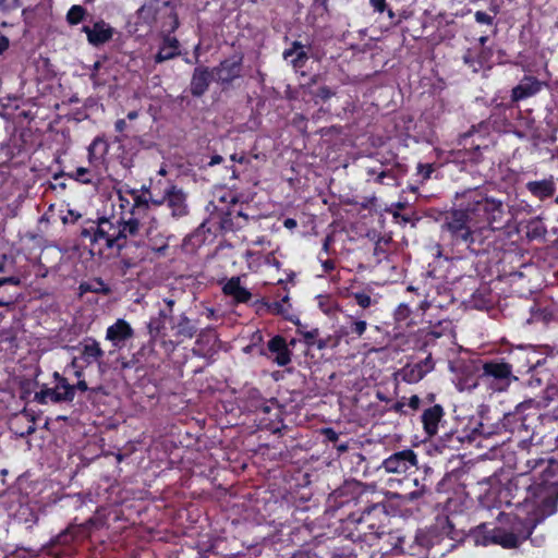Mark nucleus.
<instances>
[{"label":"nucleus","mask_w":558,"mask_h":558,"mask_svg":"<svg viewBox=\"0 0 558 558\" xmlns=\"http://www.w3.org/2000/svg\"><path fill=\"white\" fill-rule=\"evenodd\" d=\"M553 514V504L546 505L543 513L500 511L495 523L481 522L471 527L464 537L474 546L499 545L506 549H514L531 537L539 523Z\"/></svg>","instance_id":"1"},{"label":"nucleus","mask_w":558,"mask_h":558,"mask_svg":"<svg viewBox=\"0 0 558 558\" xmlns=\"http://www.w3.org/2000/svg\"><path fill=\"white\" fill-rule=\"evenodd\" d=\"M454 205L456 207L444 214L441 239L459 253L483 255L495 248L497 235L494 230L476 226L465 208L460 206V202L456 201Z\"/></svg>","instance_id":"2"},{"label":"nucleus","mask_w":558,"mask_h":558,"mask_svg":"<svg viewBox=\"0 0 558 558\" xmlns=\"http://www.w3.org/2000/svg\"><path fill=\"white\" fill-rule=\"evenodd\" d=\"M539 482L532 481L529 474H520L510 480L501 492V497L508 506L517 511L543 513L546 505L554 506V513L558 506V486L546 485L542 470Z\"/></svg>","instance_id":"3"},{"label":"nucleus","mask_w":558,"mask_h":558,"mask_svg":"<svg viewBox=\"0 0 558 558\" xmlns=\"http://www.w3.org/2000/svg\"><path fill=\"white\" fill-rule=\"evenodd\" d=\"M456 201L460 202L476 223H485L482 228H492L494 234L509 222L507 205L499 198L487 193L483 187L468 189L456 193Z\"/></svg>","instance_id":"4"},{"label":"nucleus","mask_w":558,"mask_h":558,"mask_svg":"<svg viewBox=\"0 0 558 558\" xmlns=\"http://www.w3.org/2000/svg\"><path fill=\"white\" fill-rule=\"evenodd\" d=\"M112 218L99 217L96 220L87 219L81 229L80 236L88 239L93 255L102 256L107 252L121 254L122 244L118 233L117 221Z\"/></svg>","instance_id":"5"},{"label":"nucleus","mask_w":558,"mask_h":558,"mask_svg":"<svg viewBox=\"0 0 558 558\" xmlns=\"http://www.w3.org/2000/svg\"><path fill=\"white\" fill-rule=\"evenodd\" d=\"M210 204L214 206L211 218L217 219L223 232L240 231L251 220L248 209H252V206L248 203L240 202L232 191L225 192L218 198V204L215 201L210 202Z\"/></svg>","instance_id":"6"},{"label":"nucleus","mask_w":558,"mask_h":558,"mask_svg":"<svg viewBox=\"0 0 558 558\" xmlns=\"http://www.w3.org/2000/svg\"><path fill=\"white\" fill-rule=\"evenodd\" d=\"M178 4L171 0H145L136 11L140 24L159 32H175L180 26Z\"/></svg>","instance_id":"7"},{"label":"nucleus","mask_w":558,"mask_h":558,"mask_svg":"<svg viewBox=\"0 0 558 558\" xmlns=\"http://www.w3.org/2000/svg\"><path fill=\"white\" fill-rule=\"evenodd\" d=\"M537 420L538 415L531 402H522L513 411L505 413L499 425L495 428L488 426V428L490 432H494L493 436L500 434L501 429H504L525 439L533 432Z\"/></svg>","instance_id":"8"},{"label":"nucleus","mask_w":558,"mask_h":558,"mask_svg":"<svg viewBox=\"0 0 558 558\" xmlns=\"http://www.w3.org/2000/svg\"><path fill=\"white\" fill-rule=\"evenodd\" d=\"M251 409L256 413L258 427L271 433H277L282 426L281 409L276 399L266 400L260 396L258 389L248 391Z\"/></svg>","instance_id":"9"},{"label":"nucleus","mask_w":558,"mask_h":558,"mask_svg":"<svg viewBox=\"0 0 558 558\" xmlns=\"http://www.w3.org/2000/svg\"><path fill=\"white\" fill-rule=\"evenodd\" d=\"M511 360L512 356H509V361L504 359L486 361L482 367L481 379L495 391L507 390L512 380L517 379Z\"/></svg>","instance_id":"10"},{"label":"nucleus","mask_w":558,"mask_h":558,"mask_svg":"<svg viewBox=\"0 0 558 558\" xmlns=\"http://www.w3.org/2000/svg\"><path fill=\"white\" fill-rule=\"evenodd\" d=\"M368 495L361 483L345 482L329 495L328 505L335 510L351 506L360 508L362 504L368 502Z\"/></svg>","instance_id":"11"},{"label":"nucleus","mask_w":558,"mask_h":558,"mask_svg":"<svg viewBox=\"0 0 558 558\" xmlns=\"http://www.w3.org/2000/svg\"><path fill=\"white\" fill-rule=\"evenodd\" d=\"M494 432H490L488 426L484 423H480L477 427L473 428H462V429H451L450 432H445L439 437V446L441 448H448L451 450H459L464 444L471 445L481 437L484 439H488L492 437Z\"/></svg>","instance_id":"12"},{"label":"nucleus","mask_w":558,"mask_h":558,"mask_svg":"<svg viewBox=\"0 0 558 558\" xmlns=\"http://www.w3.org/2000/svg\"><path fill=\"white\" fill-rule=\"evenodd\" d=\"M359 514L364 519V524L368 526L371 533H375L377 537L385 534V529L389 520L387 506L385 502H364L356 509Z\"/></svg>","instance_id":"13"},{"label":"nucleus","mask_w":558,"mask_h":558,"mask_svg":"<svg viewBox=\"0 0 558 558\" xmlns=\"http://www.w3.org/2000/svg\"><path fill=\"white\" fill-rule=\"evenodd\" d=\"M243 54L235 53L222 61L213 69L216 75V82L223 88L232 85V83L242 76Z\"/></svg>","instance_id":"14"},{"label":"nucleus","mask_w":558,"mask_h":558,"mask_svg":"<svg viewBox=\"0 0 558 558\" xmlns=\"http://www.w3.org/2000/svg\"><path fill=\"white\" fill-rule=\"evenodd\" d=\"M544 86H547L546 82L538 80L532 75H524L518 85L512 87L509 102L505 104L506 109L518 108V104L522 100L531 98L537 95Z\"/></svg>","instance_id":"15"},{"label":"nucleus","mask_w":558,"mask_h":558,"mask_svg":"<svg viewBox=\"0 0 558 558\" xmlns=\"http://www.w3.org/2000/svg\"><path fill=\"white\" fill-rule=\"evenodd\" d=\"M367 326L366 313L355 312L354 314L345 315L344 322L337 328L338 337L342 338L345 344H350L363 337Z\"/></svg>","instance_id":"16"},{"label":"nucleus","mask_w":558,"mask_h":558,"mask_svg":"<svg viewBox=\"0 0 558 558\" xmlns=\"http://www.w3.org/2000/svg\"><path fill=\"white\" fill-rule=\"evenodd\" d=\"M364 519L359 514V511H351L347 518L342 520V530L344 536L352 542L369 543L377 539L375 533H371L368 526L364 524Z\"/></svg>","instance_id":"17"},{"label":"nucleus","mask_w":558,"mask_h":558,"mask_svg":"<svg viewBox=\"0 0 558 558\" xmlns=\"http://www.w3.org/2000/svg\"><path fill=\"white\" fill-rule=\"evenodd\" d=\"M417 464V454L408 448L393 452L381 462V468L387 473L405 474Z\"/></svg>","instance_id":"18"},{"label":"nucleus","mask_w":558,"mask_h":558,"mask_svg":"<svg viewBox=\"0 0 558 558\" xmlns=\"http://www.w3.org/2000/svg\"><path fill=\"white\" fill-rule=\"evenodd\" d=\"M170 333L169 337L173 344H180L185 340L194 338L198 331L196 322H193L186 316L185 313L180 314L178 317L169 319Z\"/></svg>","instance_id":"19"},{"label":"nucleus","mask_w":558,"mask_h":558,"mask_svg":"<svg viewBox=\"0 0 558 558\" xmlns=\"http://www.w3.org/2000/svg\"><path fill=\"white\" fill-rule=\"evenodd\" d=\"M311 45H304L299 40H293L289 48L282 52V58L301 76H306L305 66L310 60Z\"/></svg>","instance_id":"20"},{"label":"nucleus","mask_w":558,"mask_h":558,"mask_svg":"<svg viewBox=\"0 0 558 558\" xmlns=\"http://www.w3.org/2000/svg\"><path fill=\"white\" fill-rule=\"evenodd\" d=\"M72 349L78 352L80 360H82L87 367L97 364L99 369L102 368L105 351L95 338L86 337L80 341L77 345L72 347Z\"/></svg>","instance_id":"21"},{"label":"nucleus","mask_w":558,"mask_h":558,"mask_svg":"<svg viewBox=\"0 0 558 558\" xmlns=\"http://www.w3.org/2000/svg\"><path fill=\"white\" fill-rule=\"evenodd\" d=\"M59 388H63L62 393H59L54 387L50 388L47 385H43L40 390L35 392L34 401L39 404L72 402L73 388L70 387L69 380L61 379Z\"/></svg>","instance_id":"22"},{"label":"nucleus","mask_w":558,"mask_h":558,"mask_svg":"<svg viewBox=\"0 0 558 558\" xmlns=\"http://www.w3.org/2000/svg\"><path fill=\"white\" fill-rule=\"evenodd\" d=\"M142 217L130 215L129 218H125L122 215L119 219H117L118 233L120 238V243L122 244V251L126 248L129 245H138V241L134 240L141 233V220Z\"/></svg>","instance_id":"23"},{"label":"nucleus","mask_w":558,"mask_h":558,"mask_svg":"<svg viewBox=\"0 0 558 558\" xmlns=\"http://www.w3.org/2000/svg\"><path fill=\"white\" fill-rule=\"evenodd\" d=\"M268 353H263L275 364L284 367L291 363L292 351L289 349L287 339L281 335L271 337L267 342Z\"/></svg>","instance_id":"24"},{"label":"nucleus","mask_w":558,"mask_h":558,"mask_svg":"<svg viewBox=\"0 0 558 558\" xmlns=\"http://www.w3.org/2000/svg\"><path fill=\"white\" fill-rule=\"evenodd\" d=\"M435 368V363L429 353L425 359L416 363H407L399 372L407 384H416Z\"/></svg>","instance_id":"25"},{"label":"nucleus","mask_w":558,"mask_h":558,"mask_svg":"<svg viewBox=\"0 0 558 558\" xmlns=\"http://www.w3.org/2000/svg\"><path fill=\"white\" fill-rule=\"evenodd\" d=\"M82 32L86 34L89 45L100 47L112 39L114 28L104 20H99L90 26L84 25Z\"/></svg>","instance_id":"26"},{"label":"nucleus","mask_w":558,"mask_h":558,"mask_svg":"<svg viewBox=\"0 0 558 558\" xmlns=\"http://www.w3.org/2000/svg\"><path fill=\"white\" fill-rule=\"evenodd\" d=\"M84 532L85 526L83 524H70L66 529L50 539L47 545L48 553L51 555H60L63 550H58V546L69 547Z\"/></svg>","instance_id":"27"},{"label":"nucleus","mask_w":558,"mask_h":558,"mask_svg":"<svg viewBox=\"0 0 558 558\" xmlns=\"http://www.w3.org/2000/svg\"><path fill=\"white\" fill-rule=\"evenodd\" d=\"M214 80L216 78L213 69L205 65L196 66L190 82L191 95L197 98L204 96Z\"/></svg>","instance_id":"28"},{"label":"nucleus","mask_w":558,"mask_h":558,"mask_svg":"<svg viewBox=\"0 0 558 558\" xmlns=\"http://www.w3.org/2000/svg\"><path fill=\"white\" fill-rule=\"evenodd\" d=\"M487 126L484 123L472 125L471 129L459 136V145L464 149L480 151L487 147L485 133Z\"/></svg>","instance_id":"29"},{"label":"nucleus","mask_w":558,"mask_h":558,"mask_svg":"<svg viewBox=\"0 0 558 558\" xmlns=\"http://www.w3.org/2000/svg\"><path fill=\"white\" fill-rule=\"evenodd\" d=\"M134 337V330L129 322L119 318L106 330V340L117 349L124 347L125 342Z\"/></svg>","instance_id":"30"},{"label":"nucleus","mask_w":558,"mask_h":558,"mask_svg":"<svg viewBox=\"0 0 558 558\" xmlns=\"http://www.w3.org/2000/svg\"><path fill=\"white\" fill-rule=\"evenodd\" d=\"M165 203L171 209L173 217L180 218L187 215L186 195L177 187V185H168L165 190Z\"/></svg>","instance_id":"31"},{"label":"nucleus","mask_w":558,"mask_h":558,"mask_svg":"<svg viewBox=\"0 0 558 558\" xmlns=\"http://www.w3.org/2000/svg\"><path fill=\"white\" fill-rule=\"evenodd\" d=\"M526 466L530 471L542 468V474L544 476V483L546 485L558 486V462L553 459L533 458L526 460Z\"/></svg>","instance_id":"32"},{"label":"nucleus","mask_w":558,"mask_h":558,"mask_svg":"<svg viewBox=\"0 0 558 558\" xmlns=\"http://www.w3.org/2000/svg\"><path fill=\"white\" fill-rule=\"evenodd\" d=\"M525 189L533 197L539 201L551 198L557 191L556 182L553 175L542 180L529 181L525 184Z\"/></svg>","instance_id":"33"},{"label":"nucleus","mask_w":558,"mask_h":558,"mask_svg":"<svg viewBox=\"0 0 558 558\" xmlns=\"http://www.w3.org/2000/svg\"><path fill=\"white\" fill-rule=\"evenodd\" d=\"M445 415V410L440 404H434L425 409L421 415L423 429L427 437H433L438 432L439 423Z\"/></svg>","instance_id":"34"},{"label":"nucleus","mask_w":558,"mask_h":558,"mask_svg":"<svg viewBox=\"0 0 558 558\" xmlns=\"http://www.w3.org/2000/svg\"><path fill=\"white\" fill-rule=\"evenodd\" d=\"M221 290L226 296L232 298L234 304H246L252 299V293L241 286V279L238 276L229 278Z\"/></svg>","instance_id":"35"},{"label":"nucleus","mask_w":558,"mask_h":558,"mask_svg":"<svg viewBox=\"0 0 558 558\" xmlns=\"http://www.w3.org/2000/svg\"><path fill=\"white\" fill-rule=\"evenodd\" d=\"M197 338L192 352L195 356L205 357L215 352L214 345L217 340L215 329L207 327L196 333Z\"/></svg>","instance_id":"36"},{"label":"nucleus","mask_w":558,"mask_h":558,"mask_svg":"<svg viewBox=\"0 0 558 558\" xmlns=\"http://www.w3.org/2000/svg\"><path fill=\"white\" fill-rule=\"evenodd\" d=\"M125 193L129 194L132 199L131 208L128 210L129 215L142 218L145 217L149 210V199L145 190L142 187L141 191H138L126 185Z\"/></svg>","instance_id":"37"},{"label":"nucleus","mask_w":558,"mask_h":558,"mask_svg":"<svg viewBox=\"0 0 558 558\" xmlns=\"http://www.w3.org/2000/svg\"><path fill=\"white\" fill-rule=\"evenodd\" d=\"M492 51L486 48H469L462 56L463 63L471 68L473 72L481 71L488 62Z\"/></svg>","instance_id":"38"},{"label":"nucleus","mask_w":558,"mask_h":558,"mask_svg":"<svg viewBox=\"0 0 558 558\" xmlns=\"http://www.w3.org/2000/svg\"><path fill=\"white\" fill-rule=\"evenodd\" d=\"M300 87L303 95L310 96L315 105L325 104L336 95V92L327 85L311 88V84H302Z\"/></svg>","instance_id":"39"},{"label":"nucleus","mask_w":558,"mask_h":558,"mask_svg":"<svg viewBox=\"0 0 558 558\" xmlns=\"http://www.w3.org/2000/svg\"><path fill=\"white\" fill-rule=\"evenodd\" d=\"M88 160L90 163L100 161L109 150V144L104 136H96L89 144Z\"/></svg>","instance_id":"40"},{"label":"nucleus","mask_w":558,"mask_h":558,"mask_svg":"<svg viewBox=\"0 0 558 558\" xmlns=\"http://www.w3.org/2000/svg\"><path fill=\"white\" fill-rule=\"evenodd\" d=\"M169 324V317L160 316V311L158 312L157 317H151L147 328L151 338H162L169 337L167 332L166 325Z\"/></svg>","instance_id":"41"},{"label":"nucleus","mask_w":558,"mask_h":558,"mask_svg":"<svg viewBox=\"0 0 558 558\" xmlns=\"http://www.w3.org/2000/svg\"><path fill=\"white\" fill-rule=\"evenodd\" d=\"M444 335L441 323L436 326H428L427 328H421L417 331L420 340H422L421 349L432 345L435 341Z\"/></svg>","instance_id":"42"},{"label":"nucleus","mask_w":558,"mask_h":558,"mask_svg":"<svg viewBox=\"0 0 558 558\" xmlns=\"http://www.w3.org/2000/svg\"><path fill=\"white\" fill-rule=\"evenodd\" d=\"M80 289L82 292H94L102 295L111 293V288L101 278H95L90 282H83L80 284Z\"/></svg>","instance_id":"43"},{"label":"nucleus","mask_w":558,"mask_h":558,"mask_svg":"<svg viewBox=\"0 0 558 558\" xmlns=\"http://www.w3.org/2000/svg\"><path fill=\"white\" fill-rule=\"evenodd\" d=\"M351 298L354 300L355 304L361 308L356 312H364L366 316L368 315L367 310L373 305L377 304V301L372 299L371 294L366 291H356L351 293Z\"/></svg>","instance_id":"44"},{"label":"nucleus","mask_w":558,"mask_h":558,"mask_svg":"<svg viewBox=\"0 0 558 558\" xmlns=\"http://www.w3.org/2000/svg\"><path fill=\"white\" fill-rule=\"evenodd\" d=\"M546 233V227L539 220L530 221L526 226V236L530 240L544 239Z\"/></svg>","instance_id":"45"},{"label":"nucleus","mask_w":558,"mask_h":558,"mask_svg":"<svg viewBox=\"0 0 558 558\" xmlns=\"http://www.w3.org/2000/svg\"><path fill=\"white\" fill-rule=\"evenodd\" d=\"M296 333L300 335L307 348H316L320 339V331L318 328H313L310 331H302L301 326H298Z\"/></svg>","instance_id":"46"},{"label":"nucleus","mask_w":558,"mask_h":558,"mask_svg":"<svg viewBox=\"0 0 558 558\" xmlns=\"http://www.w3.org/2000/svg\"><path fill=\"white\" fill-rule=\"evenodd\" d=\"M86 13L87 11L84 7L80 4H74L69 9L66 13V22L70 25H77L84 20Z\"/></svg>","instance_id":"47"},{"label":"nucleus","mask_w":558,"mask_h":558,"mask_svg":"<svg viewBox=\"0 0 558 558\" xmlns=\"http://www.w3.org/2000/svg\"><path fill=\"white\" fill-rule=\"evenodd\" d=\"M318 307L326 315H332L338 311L337 302L330 295H318Z\"/></svg>","instance_id":"48"},{"label":"nucleus","mask_w":558,"mask_h":558,"mask_svg":"<svg viewBox=\"0 0 558 558\" xmlns=\"http://www.w3.org/2000/svg\"><path fill=\"white\" fill-rule=\"evenodd\" d=\"M174 32L161 31L159 37L161 39L160 46L166 47L169 50L180 51V41L177 37L172 36Z\"/></svg>","instance_id":"49"},{"label":"nucleus","mask_w":558,"mask_h":558,"mask_svg":"<svg viewBox=\"0 0 558 558\" xmlns=\"http://www.w3.org/2000/svg\"><path fill=\"white\" fill-rule=\"evenodd\" d=\"M343 342L342 338L338 337V329L332 335L319 339L317 350L335 349Z\"/></svg>","instance_id":"50"},{"label":"nucleus","mask_w":558,"mask_h":558,"mask_svg":"<svg viewBox=\"0 0 558 558\" xmlns=\"http://www.w3.org/2000/svg\"><path fill=\"white\" fill-rule=\"evenodd\" d=\"M411 314H412V311L409 307V305L405 303H401L397 306V308L393 313V317H395L396 323H398L399 325L405 324L407 326H409L410 325L409 319L411 317Z\"/></svg>","instance_id":"51"},{"label":"nucleus","mask_w":558,"mask_h":558,"mask_svg":"<svg viewBox=\"0 0 558 558\" xmlns=\"http://www.w3.org/2000/svg\"><path fill=\"white\" fill-rule=\"evenodd\" d=\"M317 259L320 263L323 274L317 275V277L323 278L326 275H330L336 269V259L330 258L329 256H323L322 253H318Z\"/></svg>","instance_id":"52"},{"label":"nucleus","mask_w":558,"mask_h":558,"mask_svg":"<svg viewBox=\"0 0 558 558\" xmlns=\"http://www.w3.org/2000/svg\"><path fill=\"white\" fill-rule=\"evenodd\" d=\"M181 54V51L169 50L166 47L159 46L157 53L154 57L155 63L159 64L172 60Z\"/></svg>","instance_id":"53"},{"label":"nucleus","mask_w":558,"mask_h":558,"mask_svg":"<svg viewBox=\"0 0 558 558\" xmlns=\"http://www.w3.org/2000/svg\"><path fill=\"white\" fill-rule=\"evenodd\" d=\"M72 178L82 184H92L93 178L90 177V171L87 168L78 167L75 169Z\"/></svg>","instance_id":"54"},{"label":"nucleus","mask_w":558,"mask_h":558,"mask_svg":"<svg viewBox=\"0 0 558 558\" xmlns=\"http://www.w3.org/2000/svg\"><path fill=\"white\" fill-rule=\"evenodd\" d=\"M330 558H357V555L354 553V549L348 546L336 548Z\"/></svg>","instance_id":"55"},{"label":"nucleus","mask_w":558,"mask_h":558,"mask_svg":"<svg viewBox=\"0 0 558 558\" xmlns=\"http://www.w3.org/2000/svg\"><path fill=\"white\" fill-rule=\"evenodd\" d=\"M417 174L422 178V181H426L430 179L433 172L435 171L434 163H417L416 167Z\"/></svg>","instance_id":"56"},{"label":"nucleus","mask_w":558,"mask_h":558,"mask_svg":"<svg viewBox=\"0 0 558 558\" xmlns=\"http://www.w3.org/2000/svg\"><path fill=\"white\" fill-rule=\"evenodd\" d=\"M117 194H118L120 207L122 208V210L125 211L126 208L130 209L131 205H132V199L129 196V194L125 193V186L120 187L117 191ZM122 215H124V213H122Z\"/></svg>","instance_id":"57"},{"label":"nucleus","mask_w":558,"mask_h":558,"mask_svg":"<svg viewBox=\"0 0 558 558\" xmlns=\"http://www.w3.org/2000/svg\"><path fill=\"white\" fill-rule=\"evenodd\" d=\"M474 20L478 24H485L492 26L495 24L494 15H490L484 11H476L474 13Z\"/></svg>","instance_id":"58"},{"label":"nucleus","mask_w":558,"mask_h":558,"mask_svg":"<svg viewBox=\"0 0 558 558\" xmlns=\"http://www.w3.org/2000/svg\"><path fill=\"white\" fill-rule=\"evenodd\" d=\"M335 239L332 234H327L323 240L322 250L319 253L326 256H329L331 253H335V250L331 248V245L333 243Z\"/></svg>","instance_id":"59"},{"label":"nucleus","mask_w":558,"mask_h":558,"mask_svg":"<svg viewBox=\"0 0 558 558\" xmlns=\"http://www.w3.org/2000/svg\"><path fill=\"white\" fill-rule=\"evenodd\" d=\"M21 7L20 0H0V11L11 12Z\"/></svg>","instance_id":"60"},{"label":"nucleus","mask_w":558,"mask_h":558,"mask_svg":"<svg viewBox=\"0 0 558 558\" xmlns=\"http://www.w3.org/2000/svg\"><path fill=\"white\" fill-rule=\"evenodd\" d=\"M288 301V296L286 295L281 301H274L271 303H269L267 306H268V310L272 313V314H283L286 312L284 310V306H283V303Z\"/></svg>","instance_id":"61"},{"label":"nucleus","mask_w":558,"mask_h":558,"mask_svg":"<svg viewBox=\"0 0 558 558\" xmlns=\"http://www.w3.org/2000/svg\"><path fill=\"white\" fill-rule=\"evenodd\" d=\"M405 402L403 400H387V410L392 411L395 413H405L404 412Z\"/></svg>","instance_id":"62"},{"label":"nucleus","mask_w":558,"mask_h":558,"mask_svg":"<svg viewBox=\"0 0 558 558\" xmlns=\"http://www.w3.org/2000/svg\"><path fill=\"white\" fill-rule=\"evenodd\" d=\"M163 302L166 304V307L160 310V316L169 317V319H171V317H175L173 315V307L175 305V301L173 299H165Z\"/></svg>","instance_id":"63"},{"label":"nucleus","mask_w":558,"mask_h":558,"mask_svg":"<svg viewBox=\"0 0 558 558\" xmlns=\"http://www.w3.org/2000/svg\"><path fill=\"white\" fill-rule=\"evenodd\" d=\"M322 434L324 435L327 441L332 442L335 445L339 440V434L331 427L323 428Z\"/></svg>","instance_id":"64"}]
</instances>
